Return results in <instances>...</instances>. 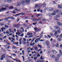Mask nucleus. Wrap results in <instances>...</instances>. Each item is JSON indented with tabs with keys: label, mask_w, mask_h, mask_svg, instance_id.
Returning <instances> with one entry per match:
<instances>
[{
	"label": "nucleus",
	"mask_w": 62,
	"mask_h": 62,
	"mask_svg": "<svg viewBox=\"0 0 62 62\" xmlns=\"http://www.w3.org/2000/svg\"><path fill=\"white\" fill-rule=\"evenodd\" d=\"M5 57H6V56H5V54H2L1 55V57L0 59L1 60H3L4 59V58H5Z\"/></svg>",
	"instance_id": "1"
},
{
	"label": "nucleus",
	"mask_w": 62,
	"mask_h": 62,
	"mask_svg": "<svg viewBox=\"0 0 62 62\" xmlns=\"http://www.w3.org/2000/svg\"><path fill=\"white\" fill-rule=\"evenodd\" d=\"M24 14H25V13H21L16 15L15 16H19V15H21V16H23V15H24Z\"/></svg>",
	"instance_id": "2"
},
{
	"label": "nucleus",
	"mask_w": 62,
	"mask_h": 62,
	"mask_svg": "<svg viewBox=\"0 0 62 62\" xmlns=\"http://www.w3.org/2000/svg\"><path fill=\"white\" fill-rule=\"evenodd\" d=\"M20 25H21V24H20V23H18L17 24H15L14 25V26L15 27H16L17 28H19V27H20Z\"/></svg>",
	"instance_id": "3"
},
{
	"label": "nucleus",
	"mask_w": 62,
	"mask_h": 62,
	"mask_svg": "<svg viewBox=\"0 0 62 62\" xmlns=\"http://www.w3.org/2000/svg\"><path fill=\"white\" fill-rule=\"evenodd\" d=\"M36 7H35V8H38V9L37 10V11L39 12V10H40V7L38 6H39V5H38V4H36Z\"/></svg>",
	"instance_id": "4"
},
{
	"label": "nucleus",
	"mask_w": 62,
	"mask_h": 62,
	"mask_svg": "<svg viewBox=\"0 0 62 62\" xmlns=\"http://www.w3.org/2000/svg\"><path fill=\"white\" fill-rule=\"evenodd\" d=\"M25 2V0H23L21 1V3L22 4V6H24V5Z\"/></svg>",
	"instance_id": "5"
},
{
	"label": "nucleus",
	"mask_w": 62,
	"mask_h": 62,
	"mask_svg": "<svg viewBox=\"0 0 62 62\" xmlns=\"http://www.w3.org/2000/svg\"><path fill=\"white\" fill-rule=\"evenodd\" d=\"M25 3L27 4H29L30 2V0H25Z\"/></svg>",
	"instance_id": "6"
},
{
	"label": "nucleus",
	"mask_w": 62,
	"mask_h": 62,
	"mask_svg": "<svg viewBox=\"0 0 62 62\" xmlns=\"http://www.w3.org/2000/svg\"><path fill=\"white\" fill-rule=\"evenodd\" d=\"M10 18V17H8L6 18H5L4 19H3V20H5V21H8V19Z\"/></svg>",
	"instance_id": "7"
},
{
	"label": "nucleus",
	"mask_w": 62,
	"mask_h": 62,
	"mask_svg": "<svg viewBox=\"0 0 62 62\" xmlns=\"http://www.w3.org/2000/svg\"><path fill=\"white\" fill-rule=\"evenodd\" d=\"M50 57L52 59H54V58H55V55L53 54L51 55Z\"/></svg>",
	"instance_id": "8"
},
{
	"label": "nucleus",
	"mask_w": 62,
	"mask_h": 62,
	"mask_svg": "<svg viewBox=\"0 0 62 62\" xmlns=\"http://www.w3.org/2000/svg\"><path fill=\"white\" fill-rule=\"evenodd\" d=\"M4 47H5V48H7V49H9V48L10 47V46H8V45H6Z\"/></svg>",
	"instance_id": "9"
},
{
	"label": "nucleus",
	"mask_w": 62,
	"mask_h": 62,
	"mask_svg": "<svg viewBox=\"0 0 62 62\" xmlns=\"http://www.w3.org/2000/svg\"><path fill=\"white\" fill-rule=\"evenodd\" d=\"M47 10L48 11H51L53 10V8H47Z\"/></svg>",
	"instance_id": "10"
},
{
	"label": "nucleus",
	"mask_w": 62,
	"mask_h": 62,
	"mask_svg": "<svg viewBox=\"0 0 62 62\" xmlns=\"http://www.w3.org/2000/svg\"><path fill=\"white\" fill-rule=\"evenodd\" d=\"M54 28H56V29H60V27L58 26H54Z\"/></svg>",
	"instance_id": "11"
},
{
	"label": "nucleus",
	"mask_w": 62,
	"mask_h": 62,
	"mask_svg": "<svg viewBox=\"0 0 62 62\" xmlns=\"http://www.w3.org/2000/svg\"><path fill=\"white\" fill-rule=\"evenodd\" d=\"M6 9V8H1L0 9V12H1V11H3L4 10H5Z\"/></svg>",
	"instance_id": "12"
},
{
	"label": "nucleus",
	"mask_w": 62,
	"mask_h": 62,
	"mask_svg": "<svg viewBox=\"0 0 62 62\" xmlns=\"http://www.w3.org/2000/svg\"><path fill=\"white\" fill-rule=\"evenodd\" d=\"M57 24L59 26H61L62 25V23L60 22H57Z\"/></svg>",
	"instance_id": "13"
},
{
	"label": "nucleus",
	"mask_w": 62,
	"mask_h": 62,
	"mask_svg": "<svg viewBox=\"0 0 62 62\" xmlns=\"http://www.w3.org/2000/svg\"><path fill=\"white\" fill-rule=\"evenodd\" d=\"M15 10V11H20V9H19L18 8H14Z\"/></svg>",
	"instance_id": "14"
},
{
	"label": "nucleus",
	"mask_w": 62,
	"mask_h": 62,
	"mask_svg": "<svg viewBox=\"0 0 62 62\" xmlns=\"http://www.w3.org/2000/svg\"><path fill=\"white\" fill-rule=\"evenodd\" d=\"M58 59H59V58H57L56 57L55 58V62H57L58 61Z\"/></svg>",
	"instance_id": "15"
},
{
	"label": "nucleus",
	"mask_w": 62,
	"mask_h": 62,
	"mask_svg": "<svg viewBox=\"0 0 62 62\" xmlns=\"http://www.w3.org/2000/svg\"><path fill=\"white\" fill-rule=\"evenodd\" d=\"M27 36H30V35H33V33H29V32H28L27 34Z\"/></svg>",
	"instance_id": "16"
},
{
	"label": "nucleus",
	"mask_w": 62,
	"mask_h": 62,
	"mask_svg": "<svg viewBox=\"0 0 62 62\" xmlns=\"http://www.w3.org/2000/svg\"><path fill=\"white\" fill-rule=\"evenodd\" d=\"M46 44L47 45H48L49 44V42L48 40H46Z\"/></svg>",
	"instance_id": "17"
},
{
	"label": "nucleus",
	"mask_w": 62,
	"mask_h": 62,
	"mask_svg": "<svg viewBox=\"0 0 62 62\" xmlns=\"http://www.w3.org/2000/svg\"><path fill=\"white\" fill-rule=\"evenodd\" d=\"M35 42L36 43H39V41H38V39H37L36 40H35Z\"/></svg>",
	"instance_id": "18"
},
{
	"label": "nucleus",
	"mask_w": 62,
	"mask_h": 62,
	"mask_svg": "<svg viewBox=\"0 0 62 62\" xmlns=\"http://www.w3.org/2000/svg\"><path fill=\"white\" fill-rule=\"evenodd\" d=\"M8 8L10 9H12L14 8V7L13 6H11Z\"/></svg>",
	"instance_id": "19"
},
{
	"label": "nucleus",
	"mask_w": 62,
	"mask_h": 62,
	"mask_svg": "<svg viewBox=\"0 0 62 62\" xmlns=\"http://www.w3.org/2000/svg\"><path fill=\"white\" fill-rule=\"evenodd\" d=\"M38 46L39 47L40 49H42V46L41 45H38Z\"/></svg>",
	"instance_id": "20"
},
{
	"label": "nucleus",
	"mask_w": 62,
	"mask_h": 62,
	"mask_svg": "<svg viewBox=\"0 0 62 62\" xmlns=\"http://www.w3.org/2000/svg\"><path fill=\"white\" fill-rule=\"evenodd\" d=\"M34 45H35V43L34 42L33 43H31L30 44V46H33Z\"/></svg>",
	"instance_id": "21"
},
{
	"label": "nucleus",
	"mask_w": 62,
	"mask_h": 62,
	"mask_svg": "<svg viewBox=\"0 0 62 62\" xmlns=\"http://www.w3.org/2000/svg\"><path fill=\"white\" fill-rule=\"evenodd\" d=\"M51 53V51L49 50H47V54H50Z\"/></svg>",
	"instance_id": "22"
},
{
	"label": "nucleus",
	"mask_w": 62,
	"mask_h": 62,
	"mask_svg": "<svg viewBox=\"0 0 62 62\" xmlns=\"http://www.w3.org/2000/svg\"><path fill=\"white\" fill-rule=\"evenodd\" d=\"M58 10H55L54 11V13H56V12H58Z\"/></svg>",
	"instance_id": "23"
},
{
	"label": "nucleus",
	"mask_w": 62,
	"mask_h": 62,
	"mask_svg": "<svg viewBox=\"0 0 62 62\" xmlns=\"http://www.w3.org/2000/svg\"><path fill=\"white\" fill-rule=\"evenodd\" d=\"M43 31L40 34V37L41 38L42 37V35L43 34Z\"/></svg>",
	"instance_id": "24"
},
{
	"label": "nucleus",
	"mask_w": 62,
	"mask_h": 62,
	"mask_svg": "<svg viewBox=\"0 0 62 62\" xmlns=\"http://www.w3.org/2000/svg\"><path fill=\"white\" fill-rule=\"evenodd\" d=\"M10 18L11 19V20H12L13 19L15 20V18H14V17H13V16H12L11 18L10 17Z\"/></svg>",
	"instance_id": "25"
},
{
	"label": "nucleus",
	"mask_w": 62,
	"mask_h": 62,
	"mask_svg": "<svg viewBox=\"0 0 62 62\" xmlns=\"http://www.w3.org/2000/svg\"><path fill=\"white\" fill-rule=\"evenodd\" d=\"M21 33H22V31L20 30L19 31L18 34H21Z\"/></svg>",
	"instance_id": "26"
},
{
	"label": "nucleus",
	"mask_w": 62,
	"mask_h": 62,
	"mask_svg": "<svg viewBox=\"0 0 62 62\" xmlns=\"http://www.w3.org/2000/svg\"><path fill=\"white\" fill-rule=\"evenodd\" d=\"M52 52L54 54H56L57 53V52L55 50H53Z\"/></svg>",
	"instance_id": "27"
},
{
	"label": "nucleus",
	"mask_w": 62,
	"mask_h": 62,
	"mask_svg": "<svg viewBox=\"0 0 62 62\" xmlns=\"http://www.w3.org/2000/svg\"><path fill=\"white\" fill-rule=\"evenodd\" d=\"M21 2H19L18 3L17 6H21Z\"/></svg>",
	"instance_id": "28"
},
{
	"label": "nucleus",
	"mask_w": 62,
	"mask_h": 62,
	"mask_svg": "<svg viewBox=\"0 0 62 62\" xmlns=\"http://www.w3.org/2000/svg\"><path fill=\"white\" fill-rule=\"evenodd\" d=\"M58 7L59 8H62V7H61V5H58Z\"/></svg>",
	"instance_id": "29"
},
{
	"label": "nucleus",
	"mask_w": 62,
	"mask_h": 62,
	"mask_svg": "<svg viewBox=\"0 0 62 62\" xmlns=\"http://www.w3.org/2000/svg\"><path fill=\"white\" fill-rule=\"evenodd\" d=\"M12 0H8V3H11V2H12Z\"/></svg>",
	"instance_id": "30"
},
{
	"label": "nucleus",
	"mask_w": 62,
	"mask_h": 62,
	"mask_svg": "<svg viewBox=\"0 0 62 62\" xmlns=\"http://www.w3.org/2000/svg\"><path fill=\"white\" fill-rule=\"evenodd\" d=\"M4 6L5 7V8H7V7H8L9 6V5H8V4H7L6 5H5Z\"/></svg>",
	"instance_id": "31"
},
{
	"label": "nucleus",
	"mask_w": 62,
	"mask_h": 62,
	"mask_svg": "<svg viewBox=\"0 0 62 62\" xmlns=\"http://www.w3.org/2000/svg\"><path fill=\"white\" fill-rule=\"evenodd\" d=\"M4 26L5 28H8L9 27L7 25H5Z\"/></svg>",
	"instance_id": "32"
},
{
	"label": "nucleus",
	"mask_w": 62,
	"mask_h": 62,
	"mask_svg": "<svg viewBox=\"0 0 62 62\" xmlns=\"http://www.w3.org/2000/svg\"><path fill=\"white\" fill-rule=\"evenodd\" d=\"M55 46L56 47H59V44H57L55 45Z\"/></svg>",
	"instance_id": "33"
},
{
	"label": "nucleus",
	"mask_w": 62,
	"mask_h": 62,
	"mask_svg": "<svg viewBox=\"0 0 62 62\" xmlns=\"http://www.w3.org/2000/svg\"><path fill=\"white\" fill-rule=\"evenodd\" d=\"M35 48L36 51H38V50H39V48H38L37 47H35Z\"/></svg>",
	"instance_id": "34"
},
{
	"label": "nucleus",
	"mask_w": 62,
	"mask_h": 62,
	"mask_svg": "<svg viewBox=\"0 0 62 62\" xmlns=\"http://www.w3.org/2000/svg\"><path fill=\"white\" fill-rule=\"evenodd\" d=\"M47 15L49 16V17H51V14L49 13L47 14Z\"/></svg>",
	"instance_id": "35"
},
{
	"label": "nucleus",
	"mask_w": 62,
	"mask_h": 62,
	"mask_svg": "<svg viewBox=\"0 0 62 62\" xmlns=\"http://www.w3.org/2000/svg\"><path fill=\"white\" fill-rule=\"evenodd\" d=\"M57 33H60V31L59 30H58L57 31Z\"/></svg>",
	"instance_id": "36"
},
{
	"label": "nucleus",
	"mask_w": 62,
	"mask_h": 62,
	"mask_svg": "<svg viewBox=\"0 0 62 62\" xmlns=\"http://www.w3.org/2000/svg\"><path fill=\"white\" fill-rule=\"evenodd\" d=\"M59 51H60V53L61 55H62V52H61V51L60 50H59Z\"/></svg>",
	"instance_id": "37"
},
{
	"label": "nucleus",
	"mask_w": 62,
	"mask_h": 62,
	"mask_svg": "<svg viewBox=\"0 0 62 62\" xmlns=\"http://www.w3.org/2000/svg\"><path fill=\"white\" fill-rule=\"evenodd\" d=\"M53 16V15H56V13H52L51 14Z\"/></svg>",
	"instance_id": "38"
},
{
	"label": "nucleus",
	"mask_w": 62,
	"mask_h": 62,
	"mask_svg": "<svg viewBox=\"0 0 62 62\" xmlns=\"http://www.w3.org/2000/svg\"><path fill=\"white\" fill-rule=\"evenodd\" d=\"M60 17V16L59 15H57L55 16V18H59V17Z\"/></svg>",
	"instance_id": "39"
},
{
	"label": "nucleus",
	"mask_w": 62,
	"mask_h": 62,
	"mask_svg": "<svg viewBox=\"0 0 62 62\" xmlns=\"http://www.w3.org/2000/svg\"><path fill=\"white\" fill-rule=\"evenodd\" d=\"M61 56V55H60L59 54H57V57H58H58H60V56Z\"/></svg>",
	"instance_id": "40"
},
{
	"label": "nucleus",
	"mask_w": 62,
	"mask_h": 62,
	"mask_svg": "<svg viewBox=\"0 0 62 62\" xmlns=\"http://www.w3.org/2000/svg\"><path fill=\"white\" fill-rule=\"evenodd\" d=\"M34 30L35 31H37L38 30V29L37 28H34Z\"/></svg>",
	"instance_id": "41"
},
{
	"label": "nucleus",
	"mask_w": 62,
	"mask_h": 62,
	"mask_svg": "<svg viewBox=\"0 0 62 62\" xmlns=\"http://www.w3.org/2000/svg\"><path fill=\"white\" fill-rule=\"evenodd\" d=\"M50 35L51 36H54V35L53 34V33H52L51 32L50 33Z\"/></svg>",
	"instance_id": "42"
},
{
	"label": "nucleus",
	"mask_w": 62,
	"mask_h": 62,
	"mask_svg": "<svg viewBox=\"0 0 62 62\" xmlns=\"http://www.w3.org/2000/svg\"><path fill=\"white\" fill-rule=\"evenodd\" d=\"M37 22H36V23H33L32 24H33V25H36V24H37Z\"/></svg>",
	"instance_id": "43"
},
{
	"label": "nucleus",
	"mask_w": 62,
	"mask_h": 62,
	"mask_svg": "<svg viewBox=\"0 0 62 62\" xmlns=\"http://www.w3.org/2000/svg\"><path fill=\"white\" fill-rule=\"evenodd\" d=\"M57 40L58 41H61V39L60 38H58V39Z\"/></svg>",
	"instance_id": "44"
},
{
	"label": "nucleus",
	"mask_w": 62,
	"mask_h": 62,
	"mask_svg": "<svg viewBox=\"0 0 62 62\" xmlns=\"http://www.w3.org/2000/svg\"><path fill=\"white\" fill-rule=\"evenodd\" d=\"M38 16H41V14H38L37 15Z\"/></svg>",
	"instance_id": "45"
},
{
	"label": "nucleus",
	"mask_w": 62,
	"mask_h": 62,
	"mask_svg": "<svg viewBox=\"0 0 62 62\" xmlns=\"http://www.w3.org/2000/svg\"><path fill=\"white\" fill-rule=\"evenodd\" d=\"M43 21H44L45 22H46V21H47V20L45 19L44 18L43 19Z\"/></svg>",
	"instance_id": "46"
},
{
	"label": "nucleus",
	"mask_w": 62,
	"mask_h": 62,
	"mask_svg": "<svg viewBox=\"0 0 62 62\" xmlns=\"http://www.w3.org/2000/svg\"><path fill=\"white\" fill-rule=\"evenodd\" d=\"M12 13H14V14H16V13H17L16 12L14 11H13Z\"/></svg>",
	"instance_id": "47"
},
{
	"label": "nucleus",
	"mask_w": 62,
	"mask_h": 62,
	"mask_svg": "<svg viewBox=\"0 0 62 62\" xmlns=\"http://www.w3.org/2000/svg\"><path fill=\"white\" fill-rule=\"evenodd\" d=\"M33 21H37V19H33Z\"/></svg>",
	"instance_id": "48"
},
{
	"label": "nucleus",
	"mask_w": 62,
	"mask_h": 62,
	"mask_svg": "<svg viewBox=\"0 0 62 62\" xmlns=\"http://www.w3.org/2000/svg\"><path fill=\"white\" fill-rule=\"evenodd\" d=\"M21 29H22V30H23L22 32H24V29L23 28V27H21Z\"/></svg>",
	"instance_id": "49"
},
{
	"label": "nucleus",
	"mask_w": 62,
	"mask_h": 62,
	"mask_svg": "<svg viewBox=\"0 0 62 62\" xmlns=\"http://www.w3.org/2000/svg\"><path fill=\"white\" fill-rule=\"evenodd\" d=\"M40 56V55L39 54H38L37 55V57H39Z\"/></svg>",
	"instance_id": "50"
},
{
	"label": "nucleus",
	"mask_w": 62,
	"mask_h": 62,
	"mask_svg": "<svg viewBox=\"0 0 62 62\" xmlns=\"http://www.w3.org/2000/svg\"><path fill=\"white\" fill-rule=\"evenodd\" d=\"M9 31H6V34H8V33H9Z\"/></svg>",
	"instance_id": "51"
},
{
	"label": "nucleus",
	"mask_w": 62,
	"mask_h": 62,
	"mask_svg": "<svg viewBox=\"0 0 62 62\" xmlns=\"http://www.w3.org/2000/svg\"><path fill=\"white\" fill-rule=\"evenodd\" d=\"M20 19L19 18H18V19H17L16 22H18L19 21V20H20Z\"/></svg>",
	"instance_id": "52"
},
{
	"label": "nucleus",
	"mask_w": 62,
	"mask_h": 62,
	"mask_svg": "<svg viewBox=\"0 0 62 62\" xmlns=\"http://www.w3.org/2000/svg\"><path fill=\"white\" fill-rule=\"evenodd\" d=\"M22 38H21L19 40V41H20V42H21V41H22Z\"/></svg>",
	"instance_id": "53"
},
{
	"label": "nucleus",
	"mask_w": 62,
	"mask_h": 62,
	"mask_svg": "<svg viewBox=\"0 0 62 62\" xmlns=\"http://www.w3.org/2000/svg\"><path fill=\"white\" fill-rule=\"evenodd\" d=\"M40 59H41L42 60L44 59V58H42V56H41L40 57Z\"/></svg>",
	"instance_id": "54"
},
{
	"label": "nucleus",
	"mask_w": 62,
	"mask_h": 62,
	"mask_svg": "<svg viewBox=\"0 0 62 62\" xmlns=\"http://www.w3.org/2000/svg\"><path fill=\"white\" fill-rule=\"evenodd\" d=\"M23 25L24 27H25L26 26V25L24 24H23Z\"/></svg>",
	"instance_id": "55"
},
{
	"label": "nucleus",
	"mask_w": 62,
	"mask_h": 62,
	"mask_svg": "<svg viewBox=\"0 0 62 62\" xmlns=\"http://www.w3.org/2000/svg\"><path fill=\"white\" fill-rule=\"evenodd\" d=\"M33 37V35H31V36H30L29 37V38H32V37Z\"/></svg>",
	"instance_id": "56"
},
{
	"label": "nucleus",
	"mask_w": 62,
	"mask_h": 62,
	"mask_svg": "<svg viewBox=\"0 0 62 62\" xmlns=\"http://www.w3.org/2000/svg\"><path fill=\"white\" fill-rule=\"evenodd\" d=\"M22 54H24V50H22Z\"/></svg>",
	"instance_id": "57"
},
{
	"label": "nucleus",
	"mask_w": 62,
	"mask_h": 62,
	"mask_svg": "<svg viewBox=\"0 0 62 62\" xmlns=\"http://www.w3.org/2000/svg\"><path fill=\"white\" fill-rule=\"evenodd\" d=\"M33 58H34V60H36V59H37V57H36V58L34 57Z\"/></svg>",
	"instance_id": "58"
},
{
	"label": "nucleus",
	"mask_w": 62,
	"mask_h": 62,
	"mask_svg": "<svg viewBox=\"0 0 62 62\" xmlns=\"http://www.w3.org/2000/svg\"><path fill=\"white\" fill-rule=\"evenodd\" d=\"M60 37L61 38H62V34H61L60 36Z\"/></svg>",
	"instance_id": "59"
},
{
	"label": "nucleus",
	"mask_w": 62,
	"mask_h": 62,
	"mask_svg": "<svg viewBox=\"0 0 62 62\" xmlns=\"http://www.w3.org/2000/svg\"><path fill=\"white\" fill-rule=\"evenodd\" d=\"M23 40L24 41H26V39L25 38H23Z\"/></svg>",
	"instance_id": "60"
},
{
	"label": "nucleus",
	"mask_w": 62,
	"mask_h": 62,
	"mask_svg": "<svg viewBox=\"0 0 62 62\" xmlns=\"http://www.w3.org/2000/svg\"><path fill=\"white\" fill-rule=\"evenodd\" d=\"M23 35H24L23 34V33L21 35H20V36L21 37H23Z\"/></svg>",
	"instance_id": "61"
},
{
	"label": "nucleus",
	"mask_w": 62,
	"mask_h": 62,
	"mask_svg": "<svg viewBox=\"0 0 62 62\" xmlns=\"http://www.w3.org/2000/svg\"><path fill=\"white\" fill-rule=\"evenodd\" d=\"M47 36L49 38H51V36L49 35H47Z\"/></svg>",
	"instance_id": "62"
},
{
	"label": "nucleus",
	"mask_w": 62,
	"mask_h": 62,
	"mask_svg": "<svg viewBox=\"0 0 62 62\" xmlns=\"http://www.w3.org/2000/svg\"><path fill=\"white\" fill-rule=\"evenodd\" d=\"M13 35V34H12V33H10V34H9V36H12V35Z\"/></svg>",
	"instance_id": "63"
},
{
	"label": "nucleus",
	"mask_w": 62,
	"mask_h": 62,
	"mask_svg": "<svg viewBox=\"0 0 62 62\" xmlns=\"http://www.w3.org/2000/svg\"><path fill=\"white\" fill-rule=\"evenodd\" d=\"M59 13L60 15H62V12H60Z\"/></svg>",
	"instance_id": "64"
}]
</instances>
